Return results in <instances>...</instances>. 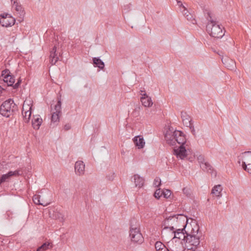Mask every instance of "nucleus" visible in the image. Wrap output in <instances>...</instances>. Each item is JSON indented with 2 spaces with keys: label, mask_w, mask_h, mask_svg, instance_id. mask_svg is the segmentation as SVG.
<instances>
[{
  "label": "nucleus",
  "mask_w": 251,
  "mask_h": 251,
  "mask_svg": "<svg viewBox=\"0 0 251 251\" xmlns=\"http://www.w3.org/2000/svg\"><path fill=\"white\" fill-rule=\"evenodd\" d=\"M165 139L168 144L174 146L177 143L180 146L177 149L173 150V153L177 158L184 159L187 156V151L184 147L186 143V136L180 130H176L172 132L169 129L164 135Z\"/></svg>",
  "instance_id": "f257e3e1"
},
{
  "label": "nucleus",
  "mask_w": 251,
  "mask_h": 251,
  "mask_svg": "<svg viewBox=\"0 0 251 251\" xmlns=\"http://www.w3.org/2000/svg\"><path fill=\"white\" fill-rule=\"evenodd\" d=\"M18 111V107L12 99L3 101L0 106V114L6 118H10Z\"/></svg>",
  "instance_id": "f03ea898"
},
{
  "label": "nucleus",
  "mask_w": 251,
  "mask_h": 251,
  "mask_svg": "<svg viewBox=\"0 0 251 251\" xmlns=\"http://www.w3.org/2000/svg\"><path fill=\"white\" fill-rule=\"evenodd\" d=\"M200 236L196 234L186 235L183 242L185 247L183 251H195L200 244Z\"/></svg>",
  "instance_id": "7ed1b4c3"
},
{
  "label": "nucleus",
  "mask_w": 251,
  "mask_h": 251,
  "mask_svg": "<svg viewBox=\"0 0 251 251\" xmlns=\"http://www.w3.org/2000/svg\"><path fill=\"white\" fill-rule=\"evenodd\" d=\"M0 77H2V79H1L2 82H0V84L3 86L11 87L15 81L14 75L11 74L8 69H5L1 72Z\"/></svg>",
  "instance_id": "20e7f679"
},
{
  "label": "nucleus",
  "mask_w": 251,
  "mask_h": 251,
  "mask_svg": "<svg viewBox=\"0 0 251 251\" xmlns=\"http://www.w3.org/2000/svg\"><path fill=\"white\" fill-rule=\"evenodd\" d=\"M205 16L208 21L206 26V31H213V30L216 31L218 30L223 31V29L225 31H226V29H225L222 25L218 24L212 19L211 14L210 12H207Z\"/></svg>",
  "instance_id": "39448f33"
},
{
  "label": "nucleus",
  "mask_w": 251,
  "mask_h": 251,
  "mask_svg": "<svg viewBox=\"0 0 251 251\" xmlns=\"http://www.w3.org/2000/svg\"><path fill=\"white\" fill-rule=\"evenodd\" d=\"M198 161L200 165L201 168L204 171L211 174L212 176H216V171H215L213 167L208 162L205 161L204 156L202 155H200L197 157Z\"/></svg>",
  "instance_id": "423d86ee"
},
{
  "label": "nucleus",
  "mask_w": 251,
  "mask_h": 251,
  "mask_svg": "<svg viewBox=\"0 0 251 251\" xmlns=\"http://www.w3.org/2000/svg\"><path fill=\"white\" fill-rule=\"evenodd\" d=\"M242 166L243 169L251 174V151L243 153Z\"/></svg>",
  "instance_id": "0eeeda50"
},
{
  "label": "nucleus",
  "mask_w": 251,
  "mask_h": 251,
  "mask_svg": "<svg viewBox=\"0 0 251 251\" xmlns=\"http://www.w3.org/2000/svg\"><path fill=\"white\" fill-rule=\"evenodd\" d=\"M15 18L8 14H2L0 15V24L2 26H11L15 23Z\"/></svg>",
  "instance_id": "6e6552de"
},
{
  "label": "nucleus",
  "mask_w": 251,
  "mask_h": 251,
  "mask_svg": "<svg viewBox=\"0 0 251 251\" xmlns=\"http://www.w3.org/2000/svg\"><path fill=\"white\" fill-rule=\"evenodd\" d=\"M129 236L133 242L141 244L144 241V238L139 229L136 227H130Z\"/></svg>",
  "instance_id": "1a4fd4ad"
},
{
  "label": "nucleus",
  "mask_w": 251,
  "mask_h": 251,
  "mask_svg": "<svg viewBox=\"0 0 251 251\" xmlns=\"http://www.w3.org/2000/svg\"><path fill=\"white\" fill-rule=\"evenodd\" d=\"M61 95L58 96L57 98V102L54 106V110L55 112H53L51 117V121L53 123L59 122V117L61 113Z\"/></svg>",
  "instance_id": "9d476101"
},
{
  "label": "nucleus",
  "mask_w": 251,
  "mask_h": 251,
  "mask_svg": "<svg viewBox=\"0 0 251 251\" xmlns=\"http://www.w3.org/2000/svg\"><path fill=\"white\" fill-rule=\"evenodd\" d=\"M42 122V119L40 117V115H34L31 121L33 128L35 130L39 129Z\"/></svg>",
  "instance_id": "9b49d317"
},
{
  "label": "nucleus",
  "mask_w": 251,
  "mask_h": 251,
  "mask_svg": "<svg viewBox=\"0 0 251 251\" xmlns=\"http://www.w3.org/2000/svg\"><path fill=\"white\" fill-rule=\"evenodd\" d=\"M133 141L135 146L138 149H143L145 144V142L143 137L142 136H136L133 139Z\"/></svg>",
  "instance_id": "f8f14e48"
},
{
  "label": "nucleus",
  "mask_w": 251,
  "mask_h": 251,
  "mask_svg": "<svg viewBox=\"0 0 251 251\" xmlns=\"http://www.w3.org/2000/svg\"><path fill=\"white\" fill-rule=\"evenodd\" d=\"M85 165L83 161H77L75 162V173L81 175L84 174Z\"/></svg>",
  "instance_id": "ddd939ff"
},
{
  "label": "nucleus",
  "mask_w": 251,
  "mask_h": 251,
  "mask_svg": "<svg viewBox=\"0 0 251 251\" xmlns=\"http://www.w3.org/2000/svg\"><path fill=\"white\" fill-rule=\"evenodd\" d=\"M142 96L141 97V101L142 104L145 107H150L152 105L151 99L149 97L146 93L142 94Z\"/></svg>",
  "instance_id": "4468645a"
},
{
  "label": "nucleus",
  "mask_w": 251,
  "mask_h": 251,
  "mask_svg": "<svg viewBox=\"0 0 251 251\" xmlns=\"http://www.w3.org/2000/svg\"><path fill=\"white\" fill-rule=\"evenodd\" d=\"M221 58L223 63L225 65L226 67L228 69L233 70L235 67V62L232 59L228 58V57L224 58L223 56H222Z\"/></svg>",
  "instance_id": "2eb2a0df"
},
{
  "label": "nucleus",
  "mask_w": 251,
  "mask_h": 251,
  "mask_svg": "<svg viewBox=\"0 0 251 251\" xmlns=\"http://www.w3.org/2000/svg\"><path fill=\"white\" fill-rule=\"evenodd\" d=\"M223 188L221 185L218 184L214 186L212 189L211 194L213 197H215L217 198H220L222 197V191Z\"/></svg>",
  "instance_id": "dca6fc26"
},
{
  "label": "nucleus",
  "mask_w": 251,
  "mask_h": 251,
  "mask_svg": "<svg viewBox=\"0 0 251 251\" xmlns=\"http://www.w3.org/2000/svg\"><path fill=\"white\" fill-rule=\"evenodd\" d=\"M12 4L15 6V10L19 14L20 18L23 19L25 15V11L21 4L17 1H14Z\"/></svg>",
  "instance_id": "f3484780"
},
{
  "label": "nucleus",
  "mask_w": 251,
  "mask_h": 251,
  "mask_svg": "<svg viewBox=\"0 0 251 251\" xmlns=\"http://www.w3.org/2000/svg\"><path fill=\"white\" fill-rule=\"evenodd\" d=\"M178 216L183 217V215L180 214V215H174L173 216H170L167 219H166L164 223V229H166L169 228L170 229V230L173 231V232L175 231H174L175 228L173 226H169L167 225H168V222H169V220H171L172 219H173L174 218L178 219Z\"/></svg>",
  "instance_id": "a211bd4d"
},
{
  "label": "nucleus",
  "mask_w": 251,
  "mask_h": 251,
  "mask_svg": "<svg viewBox=\"0 0 251 251\" xmlns=\"http://www.w3.org/2000/svg\"><path fill=\"white\" fill-rule=\"evenodd\" d=\"M93 64L95 67L102 70L104 67V62L99 57L93 58Z\"/></svg>",
  "instance_id": "6ab92c4d"
},
{
  "label": "nucleus",
  "mask_w": 251,
  "mask_h": 251,
  "mask_svg": "<svg viewBox=\"0 0 251 251\" xmlns=\"http://www.w3.org/2000/svg\"><path fill=\"white\" fill-rule=\"evenodd\" d=\"M134 183L136 187L141 188L144 183V179L141 177L139 175H134Z\"/></svg>",
  "instance_id": "aec40b11"
},
{
  "label": "nucleus",
  "mask_w": 251,
  "mask_h": 251,
  "mask_svg": "<svg viewBox=\"0 0 251 251\" xmlns=\"http://www.w3.org/2000/svg\"><path fill=\"white\" fill-rule=\"evenodd\" d=\"M199 226L197 224H195L194 228H192L191 231L188 232V231H186V235L188 234V235H191V234H196L197 235H200L199 234Z\"/></svg>",
  "instance_id": "412c9836"
},
{
  "label": "nucleus",
  "mask_w": 251,
  "mask_h": 251,
  "mask_svg": "<svg viewBox=\"0 0 251 251\" xmlns=\"http://www.w3.org/2000/svg\"><path fill=\"white\" fill-rule=\"evenodd\" d=\"M24 118V121L25 123H28L30 119L31 115L32 114L30 110H27L25 112V115L22 113Z\"/></svg>",
  "instance_id": "4be33fe9"
},
{
  "label": "nucleus",
  "mask_w": 251,
  "mask_h": 251,
  "mask_svg": "<svg viewBox=\"0 0 251 251\" xmlns=\"http://www.w3.org/2000/svg\"><path fill=\"white\" fill-rule=\"evenodd\" d=\"M186 230L185 229V228H179L176 230L175 231L173 232V233H176L177 234H180L181 237H183L182 240H183L185 237H186Z\"/></svg>",
  "instance_id": "5701e85b"
},
{
  "label": "nucleus",
  "mask_w": 251,
  "mask_h": 251,
  "mask_svg": "<svg viewBox=\"0 0 251 251\" xmlns=\"http://www.w3.org/2000/svg\"><path fill=\"white\" fill-rule=\"evenodd\" d=\"M209 35L216 39H220L222 38L225 32H208Z\"/></svg>",
  "instance_id": "b1692460"
},
{
  "label": "nucleus",
  "mask_w": 251,
  "mask_h": 251,
  "mask_svg": "<svg viewBox=\"0 0 251 251\" xmlns=\"http://www.w3.org/2000/svg\"><path fill=\"white\" fill-rule=\"evenodd\" d=\"M50 244L48 242L43 243L40 247H38L36 251H45L49 248Z\"/></svg>",
  "instance_id": "393cba45"
},
{
  "label": "nucleus",
  "mask_w": 251,
  "mask_h": 251,
  "mask_svg": "<svg viewBox=\"0 0 251 251\" xmlns=\"http://www.w3.org/2000/svg\"><path fill=\"white\" fill-rule=\"evenodd\" d=\"M40 196L35 195L33 197V201L35 204L41 205H46L47 204H44L43 203L41 202L40 200Z\"/></svg>",
  "instance_id": "a878e982"
},
{
  "label": "nucleus",
  "mask_w": 251,
  "mask_h": 251,
  "mask_svg": "<svg viewBox=\"0 0 251 251\" xmlns=\"http://www.w3.org/2000/svg\"><path fill=\"white\" fill-rule=\"evenodd\" d=\"M155 248L156 251H162L164 248L166 247L161 242L157 241L155 243Z\"/></svg>",
  "instance_id": "bb28decb"
},
{
  "label": "nucleus",
  "mask_w": 251,
  "mask_h": 251,
  "mask_svg": "<svg viewBox=\"0 0 251 251\" xmlns=\"http://www.w3.org/2000/svg\"><path fill=\"white\" fill-rule=\"evenodd\" d=\"M9 173L10 174L11 177L18 176L22 175V172L20 169H18L14 171H9Z\"/></svg>",
  "instance_id": "cd10ccee"
},
{
  "label": "nucleus",
  "mask_w": 251,
  "mask_h": 251,
  "mask_svg": "<svg viewBox=\"0 0 251 251\" xmlns=\"http://www.w3.org/2000/svg\"><path fill=\"white\" fill-rule=\"evenodd\" d=\"M161 194L165 198L168 199L171 196V191L169 189L162 190Z\"/></svg>",
  "instance_id": "c85d7f7f"
},
{
  "label": "nucleus",
  "mask_w": 251,
  "mask_h": 251,
  "mask_svg": "<svg viewBox=\"0 0 251 251\" xmlns=\"http://www.w3.org/2000/svg\"><path fill=\"white\" fill-rule=\"evenodd\" d=\"M162 190L160 188H159L158 189H156L154 193V197L156 199H159L162 196V194H161Z\"/></svg>",
  "instance_id": "c756f323"
},
{
  "label": "nucleus",
  "mask_w": 251,
  "mask_h": 251,
  "mask_svg": "<svg viewBox=\"0 0 251 251\" xmlns=\"http://www.w3.org/2000/svg\"><path fill=\"white\" fill-rule=\"evenodd\" d=\"M54 216H55V218L56 219H57L58 220H59V221L60 222H63V215L60 213V212H55V214H54Z\"/></svg>",
  "instance_id": "7c9ffc66"
},
{
  "label": "nucleus",
  "mask_w": 251,
  "mask_h": 251,
  "mask_svg": "<svg viewBox=\"0 0 251 251\" xmlns=\"http://www.w3.org/2000/svg\"><path fill=\"white\" fill-rule=\"evenodd\" d=\"M21 83H22V80L20 78L18 79L17 82L15 84H13L11 86V87H12V89H15V90L17 89L20 86Z\"/></svg>",
  "instance_id": "2f4dec72"
},
{
  "label": "nucleus",
  "mask_w": 251,
  "mask_h": 251,
  "mask_svg": "<svg viewBox=\"0 0 251 251\" xmlns=\"http://www.w3.org/2000/svg\"><path fill=\"white\" fill-rule=\"evenodd\" d=\"M115 177V174L114 172L109 173L106 176V178L110 181H112Z\"/></svg>",
  "instance_id": "473e14b6"
},
{
  "label": "nucleus",
  "mask_w": 251,
  "mask_h": 251,
  "mask_svg": "<svg viewBox=\"0 0 251 251\" xmlns=\"http://www.w3.org/2000/svg\"><path fill=\"white\" fill-rule=\"evenodd\" d=\"M59 58L57 56H55L54 57L53 56H50V63L51 65H55V63L58 61Z\"/></svg>",
  "instance_id": "72a5a7b5"
},
{
  "label": "nucleus",
  "mask_w": 251,
  "mask_h": 251,
  "mask_svg": "<svg viewBox=\"0 0 251 251\" xmlns=\"http://www.w3.org/2000/svg\"><path fill=\"white\" fill-rule=\"evenodd\" d=\"M153 184L155 187H159L161 185V179L159 177H156L154 180Z\"/></svg>",
  "instance_id": "f704fd0d"
},
{
  "label": "nucleus",
  "mask_w": 251,
  "mask_h": 251,
  "mask_svg": "<svg viewBox=\"0 0 251 251\" xmlns=\"http://www.w3.org/2000/svg\"><path fill=\"white\" fill-rule=\"evenodd\" d=\"M182 191L184 194H185L187 197H190L191 196V190L189 188H184L182 189Z\"/></svg>",
  "instance_id": "c9c22d12"
},
{
  "label": "nucleus",
  "mask_w": 251,
  "mask_h": 251,
  "mask_svg": "<svg viewBox=\"0 0 251 251\" xmlns=\"http://www.w3.org/2000/svg\"><path fill=\"white\" fill-rule=\"evenodd\" d=\"M57 47L56 46H54L52 48V50L50 51V56L54 57L55 56H57L56 53Z\"/></svg>",
  "instance_id": "e433bc0d"
},
{
  "label": "nucleus",
  "mask_w": 251,
  "mask_h": 251,
  "mask_svg": "<svg viewBox=\"0 0 251 251\" xmlns=\"http://www.w3.org/2000/svg\"><path fill=\"white\" fill-rule=\"evenodd\" d=\"M181 117L182 121H185L186 120H188V118H189V115L186 112H181Z\"/></svg>",
  "instance_id": "4c0bfd02"
},
{
  "label": "nucleus",
  "mask_w": 251,
  "mask_h": 251,
  "mask_svg": "<svg viewBox=\"0 0 251 251\" xmlns=\"http://www.w3.org/2000/svg\"><path fill=\"white\" fill-rule=\"evenodd\" d=\"M183 124L187 126H190L192 125L193 124V123L192 122L191 120H190L189 118H188V120H186L185 121H182Z\"/></svg>",
  "instance_id": "58836bf2"
},
{
  "label": "nucleus",
  "mask_w": 251,
  "mask_h": 251,
  "mask_svg": "<svg viewBox=\"0 0 251 251\" xmlns=\"http://www.w3.org/2000/svg\"><path fill=\"white\" fill-rule=\"evenodd\" d=\"M174 237L173 238H176L177 239H180V240L183 241V240H182L183 237H181L180 234H177L176 233H174Z\"/></svg>",
  "instance_id": "ea45409f"
},
{
  "label": "nucleus",
  "mask_w": 251,
  "mask_h": 251,
  "mask_svg": "<svg viewBox=\"0 0 251 251\" xmlns=\"http://www.w3.org/2000/svg\"><path fill=\"white\" fill-rule=\"evenodd\" d=\"M5 86H3L2 85H0V96L2 95L3 91H6V89L4 88Z\"/></svg>",
  "instance_id": "a19ab883"
},
{
  "label": "nucleus",
  "mask_w": 251,
  "mask_h": 251,
  "mask_svg": "<svg viewBox=\"0 0 251 251\" xmlns=\"http://www.w3.org/2000/svg\"><path fill=\"white\" fill-rule=\"evenodd\" d=\"M189 128L190 129H191V131L192 132V133L194 135H195V130L194 129V126H193V124L191 126H189Z\"/></svg>",
  "instance_id": "79ce46f5"
},
{
  "label": "nucleus",
  "mask_w": 251,
  "mask_h": 251,
  "mask_svg": "<svg viewBox=\"0 0 251 251\" xmlns=\"http://www.w3.org/2000/svg\"><path fill=\"white\" fill-rule=\"evenodd\" d=\"M71 125L70 124H66L65 126H64V129L65 130H69L70 128H71Z\"/></svg>",
  "instance_id": "37998d69"
},
{
  "label": "nucleus",
  "mask_w": 251,
  "mask_h": 251,
  "mask_svg": "<svg viewBox=\"0 0 251 251\" xmlns=\"http://www.w3.org/2000/svg\"><path fill=\"white\" fill-rule=\"evenodd\" d=\"M177 1V4L178 5L180 6V7H182V8H184L185 7L183 5L182 2L180 1H179L178 0H176Z\"/></svg>",
  "instance_id": "c03bdc74"
},
{
  "label": "nucleus",
  "mask_w": 251,
  "mask_h": 251,
  "mask_svg": "<svg viewBox=\"0 0 251 251\" xmlns=\"http://www.w3.org/2000/svg\"><path fill=\"white\" fill-rule=\"evenodd\" d=\"M186 18L188 20H191L192 16L191 15H187Z\"/></svg>",
  "instance_id": "a18cd8bd"
},
{
  "label": "nucleus",
  "mask_w": 251,
  "mask_h": 251,
  "mask_svg": "<svg viewBox=\"0 0 251 251\" xmlns=\"http://www.w3.org/2000/svg\"><path fill=\"white\" fill-rule=\"evenodd\" d=\"M133 113H135L136 114H139V111L138 110H137L136 109L135 110V111L133 112Z\"/></svg>",
  "instance_id": "49530a36"
},
{
  "label": "nucleus",
  "mask_w": 251,
  "mask_h": 251,
  "mask_svg": "<svg viewBox=\"0 0 251 251\" xmlns=\"http://www.w3.org/2000/svg\"><path fill=\"white\" fill-rule=\"evenodd\" d=\"M191 21H192V23L193 24H194L196 23V20L194 19H193Z\"/></svg>",
  "instance_id": "de8ad7c7"
},
{
  "label": "nucleus",
  "mask_w": 251,
  "mask_h": 251,
  "mask_svg": "<svg viewBox=\"0 0 251 251\" xmlns=\"http://www.w3.org/2000/svg\"><path fill=\"white\" fill-rule=\"evenodd\" d=\"M188 13V11H186V12L184 13V15L186 17V15H187V13Z\"/></svg>",
  "instance_id": "09e8293b"
},
{
  "label": "nucleus",
  "mask_w": 251,
  "mask_h": 251,
  "mask_svg": "<svg viewBox=\"0 0 251 251\" xmlns=\"http://www.w3.org/2000/svg\"><path fill=\"white\" fill-rule=\"evenodd\" d=\"M220 56H222V55L219 52H217Z\"/></svg>",
  "instance_id": "8fccbe9b"
},
{
  "label": "nucleus",
  "mask_w": 251,
  "mask_h": 251,
  "mask_svg": "<svg viewBox=\"0 0 251 251\" xmlns=\"http://www.w3.org/2000/svg\"><path fill=\"white\" fill-rule=\"evenodd\" d=\"M11 1L12 2L13 1V2H14V1H16V0H11Z\"/></svg>",
  "instance_id": "3c124183"
},
{
  "label": "nucleus",
  "mask_w": 251,
  "mask_h": 251,
  "mask_svg": "<svg viewBox=\"0 0 251 251\" xmlns=\"http://www.w3.org/2000/svg\"><path fill=\"white\" fill-rule=\"evenodd\" d=\"M238 163L239 164H240V160L239 159V160L238 161Z\"/></svg>",
  "instance_id": "603ef678"
},
{
  "label": "nucleus",
  "mask_w": 251,
  "mask_h": 251,
  "mask_svg": "<svg viewBox=\"0 0 251 251\" xmlns=\"http://www.w3.org/2000/svg\"><path fill=\"white\" fill-rule=\"evenodd\" d=\"M21 19H22V20L20 21V22H21V21L23 20V19L21 18Z\"/></svg>",
  "instance_id": "864d4df0"
},
{
  "label": "nucleus",
  "mask_w": 251,
  "mask_h": 251,
  "mask_svg": "<svg viewBox=\"0 0 251 251\" xmlns=\"http://www.w3.org/2000/svg\"><path fill=\"white\" fill-rule=\"evenodd\" d=\"M214 52H216V50H213Z\"/></svg>",
  "instance_id": "5fc2aeb1"
},
{
  "label": "nucleus",
  "mask_w": 251,
  "mask_h": 251,
  "mask_svg": "<svg viewBox=\"0 0 251 251\" xmlns=\"http://www.w3.org/2000/svg\"><path fill=\"white\" fill-rule=\"evenodd\" d=\"M214 52H216V50H213Z\"/></svg>",
  "instance_id": "6e6d98bb"
}]
</instances>
